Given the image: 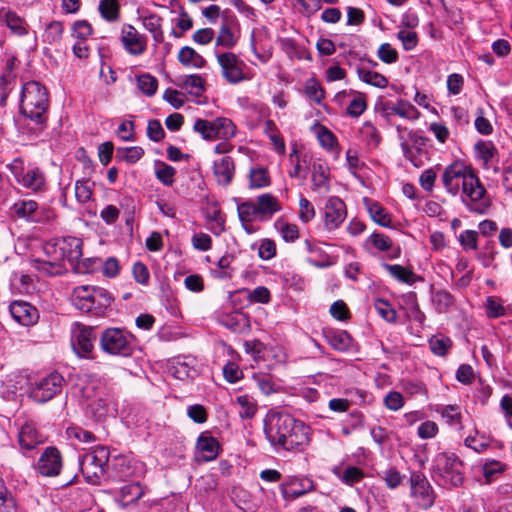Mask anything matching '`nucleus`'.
Returning <instances> with one entry per match:
<instances>
[{
	"mask_svg": "<svg viewBox=\"0 0 512 512\" xmlns=\"http://www.w3.org/2000/svg\"><path fill=\"white\" fill-rule=\"evenodd\" d=\"M446 192L460 195L463 205L474 214H486L492 201L474 170L461 161L448 165L441 176Z\"/></svg>",
	"mask_w": 512,
	"mask_h": 512,
	"instance_id": "nucleus-1",
	"label": "nucleus"
},
{
	"mask_svg": "<svg viewBox=\"0 0 512 512\" xmlns=\"http://www.w3.org/2000/svg\"><path fill=\"white\" fill-rule=\"evenodd\" d=\"M44 257L31 260L32 267L42 276H59L67 272L65 262L69 263L76 273H84L79 260L81 259L82 240L77 237L55 238L44 245Z\"/></svg>",
	"mask_w": 512,
	"mask_h": 512,
	"instance_id": "nucleus-2",
	"label": "nucleus"
},
{
	"mask_svg": "<svg viewBox=\"0 0 512 512\" xmlns=\"http://www.w3.org/2000/svg\"><path fill=\"white\" fill-rule=\"evenodd\" d=\"M48 103L47 91L39 82L30 81L24 84L20 110L25 117L37 125L43 124L47 118Z\"/></svg>",
	"mask_w": 512,
	"mask_h": 512,
	"instance_id": "nucleus-3",
	"label": "nucleus"
},
{
	"mask_svg": "<svg viewBox=\"0 0 512 512\" xmlns=\"http://www.w3.org/2000/svg\"><path fill=\"white\" fill-rule=\"evenodd\" d=\"M432 477L442 487H460L463 484V462L452 452H440L432 466Z\"/></svg>",
	"mask_w": 512,
	"mask_h": 512,
	"instance_id": "nucleus-4",
	"label": "nucleus"
},
{
	"mask_svg": "<svg viewBox=\"0 0 512 512\" xmlns=\"http://www.w3.org/2000/svg\"><path fill=\"white\" fill-rule=\"evenodd\" d=\"M112 295L104 288L83 285L73 289L72 304L80 311L86 313L102 314L110 306Z\"/></svg>",
	"mask_w": 512,
	"mask_h": 512,
	"instance_id": "nucleus-5",
	"label": "nucleus"
},
{
	"mask_svg": "<svg viewBox=\"0 0 512 512\" xmlns=\"http://www.w3.org/2000/svg\"><path fill=\"white\" fill-rule=\"evenodd\" d=\"M282 210L279 200L272 194L259 195L255 201H245L238 205L237 212L240 220L266 222L274 214Z\"/></svg>",
	"mask_w": 512,
	"mask_h": 512,
	"instance_id": "nucleus-6",
	"label": "nucleus"
},
{
	"mask_svg": "<svg viewBox=\"0 0 512 512\" xmlns=\"http://www.w3.org/2000/svg\"><path fill=\"white\" fill-rule=\"evenodd\" d=\"M109 450L105 446H98L86 453L81 461L80 468L87 482L96 484L105 472L109 461Z\"/></svg>",
	"mask_w": 512,
	"mask_h": 512,
	"instance_id": "nucleus-7",
	"label": "nucleus"
},
{
	"mask_svg": "<svg viewBox=\"0 0 512 512\" xmlns=\"http://www.w3.org/2000/svg\"><path fill=\"white\" fill-rule=\"evenodd\" d=\"M194 131L198 132L205 140H228L235 136L236 125L228 118L219 117L212 121L197 119L194 123Z\"/></svg>",
	"mask_w": 512,
	"mask_h": 512,
	"instance_id": "nucleus-8",
	"label": "nucleus"
},
{
	"mask_svg": "<svg viewBox=\"0 0 512 512\" xmlns=\"http://www.w3.org/2000/svg\"><path fill=\"white\" fill-rule=\"evenodd\" d=\"M295 421L296 419L287 413H270L265 420L264 432L271 445L281 447Z\"/></svg>",
	"mask_w": 512,
	"mask_h": 512,
	"instance_id": "nucleus-9",
	"label": "nucleus"
},
{
	"mask_svg": "<svg viewBox=\"0 0 512 512\" xmlns=\"http://www.w3.org/2000/svg\"><path fill=\"white\" fill-rule=\"evenodd\" d=\"M217 62L221 68L222 77L232 85L246 80L244 70L246 64L232 52L215 50Z\"/></svg>",
	"mask_w": 512,
	"mask_h": 512,
	"instance_id": "nucleus-10",
	"label": "nucleus"
},
{
	"mask_svg": "<svg viewBox=\"0 0 512 512\" xmlns=\"http://www.w3.org/2000/svg\"><path fill=\"white\" fill-rule=\"evenodd\" d=\"M100 346L108 354L124 357L133 350L128 335L120 328L106 329L101 335Z\"/></svg>",
	"mask_w": 512,
	"mask_h": 512,
	"instance_id": "nucleus-11",
	"label": "nucleus"
},
{
	"mask_svg": "<svg viewBox=\"0 0 512 512\" xmlns=\"http://www.w3.org/2000/svg\"><path fill=\"white\" fill-rule=\"evenodd\" d=\"M63 382L61 374L52 372L35 384L30 397L38 403H45L61 392Z\"/></svg>",
	"mask_w": 512,
	"mask_h": 512,
	"instance_id": "nucleus-12",
	"label": "nucleus"
},
{
	"mask_svg": "<svg viewBox=\"0 0 512 512\" xmlns=\"http://www.w3.org/2000/svg\"><path fill=\"white\" fill-rule=\"evenodd\" d=\"M21 165L22 161L17 159L14 161L11 167L17 182L30 190H41L45 184L44 174L37 167H29L24 170Z\"/></svg>",
	"mask_w": 512,
	"mask_h": 512,
	"instance_id": "nucleus-13",
	"label": "nucleus"
},
{
	"mask_svg": "<svg viewBox=\"0 0 512 512\" xmlns=\"http://www.w3.org/2000/svg\"><path fill=\"white\" fill-rule=\"evenodd\" d=\"M411 494L419 500V503L430 508L434 504L435 495L432 486L426 476L421 472H413L410 476Z\"/></svg>",
	"mask_w": 512,
	"mask_h": 512,
	"instance_id": "nucleus-14",
	"label": "nucleus"
},
{
	"mask_svg": "<svg viewBox=\"0 0 512 512\" xmlns=\"http://www.w3.org/2000/svg\"><path fill=\"white\" fill-rule=\"evenodd\" d=\"M62 457L56 447H47L39 457L36 470L45 477H54L60 474Z\"/></svg>",
	"mask_w": 512,
	"mask_h": 512,
	"instance_id": "nucleus-15",
	"label": "nucleus"
},
{
	"mask_svg": "<svg viewBox=\"0 0 512 512\" xmlns=\"http://www.w3.org/2000/svg\"><path fill=\"white\" fill-rule=\"evenodd\" d=\"M124 49L133 56L142 55L147 48V39L132 25H124L120 37Z\"/></svg>",
	"mask_w": 512,
	"mask_h": 512,
	"instance_id": "nucleus-16",
	"label": "nucleus"
},
{
	"mask_svg": "<svg viewBox=\"0 0 512 512\" xmlns=\"http://www.w3.org/2000/svg\"><path fill=\"white\" fill-rule=\"evenodd\" d=\"M346 218L345 203L338 197H330L324 207V225L328 230L338 228Z\"/></svg>",
	"mask_w": 512,
	"mask_h": 512,
	"instance_id": "nucleus-17",
	"label": "nucleus"
},
{
	"mask_svg": "<svg viewBox=\"0 0 512 512\" xmlns=\"http://www.w3.org/2000/svg\"><path fill=\"white\" fill-rule=\"evenodd\" d=\"M309 441V427L302 421L296 420L281 447L287 451H298L308 445Z\"/></svg>",
	"mask_w": 512,
	"mask_h": 512,
	"instance_id": "nucleus-18",
	"label": "nucleus"
},
{
	"mask_svg": "<svg viewBox=\"0 0 512 512\" xmlns=\"http://www.w3.org/2000/svg\"><path fill=\"white\" fill-rule=\"evenodd\" d=\"M13 319L23 326L35 324L39 318L38 310L25 301H13L9 306Z\"/></svg>",
	"mask_w": 512,
	"mask_h": 512,
	"instance_id": "nucleus-19",
	"label": "nucleus"
},
{
	"mask_svg": "<svg viewBox=\"0 0 512 512\" xmlns=\"http://www.w3.org/2000/svg\"><path fill=\"white\" fill-rule=\"evenodd\" d=\"M95 388V385H87L82 388V392L84 397L90 401L88 404L89 409L96 417L101 418L108 412L109 397L103 392H95L92 395Z\"/></svg>",
	"mask_w": 512,
	"mask_h": 512,
	"instance_id": "nucleus-20",
	"label": "nucleus"
},
{
	"mask_svg": "<svg viewBox=\"0 0 512 512\" xmlns=\"http://www.w3.org/2000/svg\"><path fill=\"white\" fill-rule=\"evenodd\" d=\"M196 448L198 451L199 457L203 461H212L216 459L219 453V443L218 441L209 435L207 432L201 433L197 439Z\"/></svg>",
	"mask_w": 512,
	"mask_h": 512,
	"instance_id": "nucleus-21",
	"label": "nucleus"
},
{
	"mask_svg": "<svg viewBox=\"0 0 512 512\" xmlns=\"http://www.w3.org/2000/svg\"><path fill=\"white\" fill-rule=\"evenodd\" d=\"M0 21L5 23L11 33L17 36L28 34V24L25 19L9 8L0 9Z\"/></svg>",
	"mask_w": 512,
	"mask_h": 512,
	"instance_id": "nucleus-22",
	"label": "nucleus"
},
{
	"mask_svg": "<svg viewBox=\"0 0 512 512\" xmlns=\"http://www.w3.org/2000/svg\"><path fill=\"white\" fill-rule=\"evenodd\" d=\"M18 442L22 449L31 450L43 443L44 438L42 434L37 431L33 423L26 422L19 430Z\"/></svg>",
	"mask_w": 512,
	"mask_h": 512,
	"instance_id": "nucleus-23",
	"label": "nucleus"
},
{
	"mask_svg": "<svg viewBox=\"0 0 512 512\" xmlns=\"http://www.w3.org/2000/svg\"><path fill=\"white\" fill-rule=\"evenodd\" d=\"M235 165L231 157L224 156L214 162L213 173L218 184L228 186L233 179Z\"/></svg>",
	"mask_w": 512,
	"mask_h": 512,
	"instance_id": "nucleus-24",
	"label": "nucleus"
},
{
	"mask_svg": "<svg viewBox=\"0 0 512 512\" xmlns=\"http://www.w3.org/2000/svg\"><path fill=\"white\" fill-rule=\"evenodd\" d=\"M329 345L340 352L349 351L353 345V339L344 330H327L324 334Z\"/></svg>",
	"mask_w": 512,
	"mask_h": 512,
	"instance_id": "nucleus-25",
	"label": "nucleus"
},
{
	"mask_svg": "<svg viewBox=\"0 0 512 512\" xmlns=\"http://www.w3.org/2000/svg\"><path fill=\"white\" fill-rule=\"evenodd\" d=\"M239 40V36L235 33L232 27L228 23H223L218 31L215 38V50L232 49L234 48Z\"/></svg>",
	"mask_w": 512,
	"mask_h": 512,
	"instance_id": "nucleus-26",
	"label": "nucleus"
},
{
	"mask_svg": "<svg viewBox=\"0 0 512 512\" xmlns=\"http://www.w3.org/2000/svg\"><path fill=\"white\" fill-rule=\"evenodd\" d=\"M398 138L400 141V146L403 151L404 157L410 161L415 167H420L423 165L422 160L415 158L412 154V150L409 148V143L411 139L418 133L412 130H409L406 127H402L400 125L397 126Z\"/></svg>",
	"mask_w": 512,
	"mask_h": 512,
	"instance_id": "nucleus-27",
	"label": "nucleus"
},
{
	"mask_svg": "<svg viewBox=\"0 0 512 512\" xmlns=\"http://www.w3.org/2000/svg\"><path fill=\"white\" fill-rule=\"evenodd\" d=\"M390 114L398 115L407 120H417L420 116L418 109L407 100L400 99L396 103L386 105Z\"/></svg>",
	"mask_w": 512,
	"mask_h": 512,
	"instance_id": "nucleus-28",
	"label": "nucleus"
},
{
	"mask_svg": "<svg viewBox=\"0 0 512 512\" xmlns=\"http://www.w3.org/2000/svg\"><path fill=\"white\" fill-rule=\"evenodd\" d=\"M95 339L92 327H81L76 336L75 351L81 356H88L93 350Z\"/></svg>",
	"mask_w": 512,
	"mask_h": 512,
	"instance_id": "nucleus-29",
	"label": "nucleus"
},
{
	"mask_svg": "<svg viewBox=\"0 0 512 512\" xmlns=\"http://www.w3.org/2000/svg\"><path fill=\"white\" fill-rule=\"evenodd\" d=\"M314 487V482L310 478H294L290 481L288 487L283 490V494L285 497L295 499L313 491Z\"/></svg>",
	"mask_w": 512,
	"mask_h": 512,
	"instance_id": "nucleus-30",
	"label": "nucleus"
},
{
	"mask_svg": "<svg viewBox=\"0 0 512 512\" xmlns=\"http://www.w3.org/2000/svg\"><path fill=\"white\" fill-rule=\"evenodd\" d=\"M363 201L367 212L375 223L383 227L391 225V217L381 204L368 198H364Z\"/></svg>",
	"mask_w": 512,
	"mask_h": 512,
	"instance_id": "nucleus-31",
	"label": "nucleus"
},
{
	"mask_svg": "<svg viewBox=\"0 0 512 512\" xmlns=\"http://www.w3.org/2000/svg\"><path fill=\"white\" fill-rule=\"evenodd\" d=\"M194 362L195 360L192 358H177L172 363L170 371L176 379H187L195 373Z\"/></svg>",
	"mask_w": 512,
	"mask_h": 512,
	"instance_id": "nucleus-32",
	"label": "nucleus"
},
{
	"mask_svg": "<svg viewBox=\"0 0 512 512\" xmlns=\"http://www.w3.org/2000/svg\"><path fill=\"white\" fill-rule=\"evenodd\" d=\"M382 267L390 274L391 277L399 282L413 284L416 281L415 273L407 267L399 264L388 263H383Z\"/></svg>",
	"mask_w": 512,
	"mask_h": 512,
	"instance_id": "nucleus-33",
	"label": "nucleus"
},
{
	"mask_svg": "<svg viewBox=\"0 0 512 512\" xmlns=\"http://www.w3.org/2000/svg\"><path fill=\"white\" fill-rule=\"evenodd\" d=\"M290 162L293 164V170L290 171L289 175L292 178H306V174L301 175L302 173V163L307 164L311 160V156L308 153L299 152L297 145L294 144L292 147V151L289 155Z\"/></svg>",
	"mask_w": 512,
	"mask_h": 512,
	"instance_id": "nucleus-34",
	"label": "nucleus"
},
{
	"mask_svg": "<svg viewBox=\"0 0 512 512\" xmlns=\"http://www.w3.org/2000/svg\"><path fill=\"white\" fill-rule=\"evenodd\" d=\"M38 204L33 200H21L13 204L11 213L17 218H23L33 222Z\"/></svg>",
	"mask_w": 512,
	"mask_h": 512,
	"instance_id": "nucleus-35",
	"label": "nucleus"
},
{
	"mask_svg": "<svg viewBox=\"0 0 512 512\" xmlns=\"http://www.w3.org/2000/svg\"><path fill=\"white\" fill-rule=\"evenodd\" d=\"M312 182L316 190L329 189V173L320 162H314L312 165Z\"/></svg>",
	"mask_w": 512,
	"mask_h": 512,
	"instance_id": "nucleus-36",
	"label": "nucleus"
},
{
	"mask_svg": "<svg viewBox=\"0 0 512 512\" xmlns=\"http://www.w3.org/2000/svg\"><path fill=\"white\" fill-rule=\"evenodd\" d=\"M178 60L185 66H193L195 68H202L206 63L205 59L189 46L181 48Z\"/></svg>",
	"mask_w": 512,
	"mask_h": 512,
	"instance_id": "nucleus-37",
	"label": "nucleus"
},
{
	"mask_svg": "<svg viewBox=\"0 0 512 512\" xmlns=\"http://www.w3.org/2000/svg\"><path fill=\"white\" fill-rule=\"evenodd\" d=\"M161 22V17L156 14H148L143 17V26L152 34L156 43H162L164 40Z\"/></svg>",
	"mask_w": 512,
	"mask_h": 512,
	"instance_id": "nucleus-38",
	"label": "nucleus"
},
{
	"mask_svg": "<svg viewBox=\"0 0 512 512\" xmlns=\"http://www.w3.org/2000/svg\"><path fill=\"white\" fill-rule=\"evenodd\" d=\"M357 75L361 81L377 88H385L389 83L384 75L365 68H357Z\"/></svg>",
	"mask_w": 512,
	"mask_h": 512,
	"instance_id": "nucleus-39",
	"label": "nucleus"
},
{
	"mask_svg": "<svg viewBox=\"0 0 512 512\" xmlns=\"http://www.w3.org/2000/svg\"><path fill=\"white\" fill-rule=\"evenodd\" d=\"M274 227L285 242L293 243L299 238V229L296 224L288 223L279 218L275 221Z\"/></svg>",
	"mask_w": 512,
	"mask_h": 512,
	"instance_id": "nucleus-40",
	"label": "nucleus"
},
{
	"mask_svg": "<svg viewBox=\"0 0 512 512\" xmlns=\"http://www.w3.org/2000/svg\"><path fill=\"white\" fill-rule=\"evenodd\" d=\"M143 494V488L139 483H129L120 489L121 500L125 506L135 503Z\"/></svg>",
	"mask_w": 512,
	"mask_h": 512,
	"instance_id": "nucleus-41",
	"label": "nucleus"
},
{
	"mask_svg": "<svg viewBox=\"0 0 512 512\" xmlns=\"http://www.w3.org/2000/svg\"><path fill=\"white\" fill-rule=\"evenodd\" d=\"M485 311L488 318H499L506 315L503 300L496 296H488L485 300Z\"/></svg>",
	"mask_w": 512,
	"mask_h": 512,
	"instance_id": "nucleus-42",
	"label": "nucleus"
},
{
	"mask_svg": "<svg viewBox=\"0 0 512 512\" xmlns=\"http://www.w3.org/2000/svg\"><path fill=\"white\" fill-rule=\"evenodd\" d=\"M270 184V176L268 171L263 167H257L250 170L249 188L260 189Z\"/></svg>",
	"mask_w": 512,
	"mask_h": 512,
	"instance_id": "nucleus-43",
	"label": "nucleus"
},
{
	"mask_svg": "<svg viewBox=\"0 0 512 512\" xmlns=\"http://www.w3.org/2000/svg\"><path fill=\"white\" fill-rule=\"evenodd\" d=\"M264 133L272 141L275 151L281 155L285 154V142L282 139V137L278 134L276 124L272 120H267L265 122Z\"/></svg>",
	"mask_w": 512,
	"mask_h": 512,
	"instance_id": "nucleus-44",
	"label": "nucleus"
},
{
	"mask_svg": "<svg viewBox=\"0 0 512 512\" xmlns=\"http://www.w3.org/2000/svg\"><path fill=\"white\" fill-rule=\"evenodd\" d=\"M314 130L321 147L324 149L332 150L337 145L335 135L324 125L317 123Z\"/></svg>",
	"mask_w": 512,
	"mask_h": 512,
	"instance_id": "nucleus-45",
	"label": "nucleus"
},
{
	"mask_svg": "<svg viewBox=\"0 0 512 512\" xmlns=\"http://www.w3.org/2000/svg\"><path fill=\"white\" fill-rule=\"evenodd\" d=\"M236 402L239 405V416L242 419H252L257 411V405L255 401L248 395H240L236 398Z\"/></svg>",
	"mask_w": 512,
	"mask_h": 512,
	"instance_id": "nucleus-46",
	"label": "nucleus"
},
{
	"mask_svg": "<svg viewBox=\"0 0 512 512\" xmlns=\"http://www.w3.org/2000/svg\"><path fill=\"white\" fill-rule=\"evenodd\" d=\"M99 12L105 20L109 22L116 21L119 18L120 12L118 0H101L99 3Z\"/></svg>",
	"mask_w": 512,
	"mask_h": 512,
	"instance_id": "nucleus-47",
	"label": "nucleus"
},
{
	"mask_svg": "<svg viewBox=\"0 0 512 512\" xmlns=\"http://www.w3.org/2000/svg\"><path fill=\"white\" fill-rule=\"evenodd\" d=\"M137 87L146 96H153L158 88V80L149 73L137 77Z\"/></svg>",
	"mask_w": 512,
	"mask_h": 512,
	"instance_id": "nucleus-48",
	"label": "nucleus"
},
{
	"mask_svg": "<svg viewBox=\"0 0 512 512\" xmlns=\"http://www.w3.org/2000/svg\"><path fill=\"white\" fill-rule=\"evenodd\" d=\"M181 86L190 94L200 95L204 90V80L198 74L184 76L181 80Z\"/></svg>",
	"mask_w": 512,
	"mask_h": 512,
	"instance_id": "nucleus-49",
	"label": "nucleus"
},
{
	"mask_svg": "<svg viewBox=\"0 0 512 512\" xmlns=\"http://www.w3.org/2000/svg\"><path fill=\"white\" fill-rule=\"evenodd\" d=\"M176 170L174 167L159 162L156 164L155 176L165 186H171L175 182Z\"/></svg>",
	"mask_w": 512,
	"mask_h": 512,
	"instance_id": "nucleus-50",
	"label": "nucleus"
},
{
	"mask_svg": "<svg viewBox=\"0 0 512 512\" xmlns=\"http://www.w3.org/2000/svg\"><path fill=\"white\" fill-rule=\"evenodd\" d=\"M432 301L439 313L447 312L454 304V297L445 290L436 291Z\"/></svg>",
	"mask_w": 512,
	"mask_h": 512,
	"instance_id": "nucleus-51",
	"label": "nucleus"
},
{
	"mask_svg": "<svg viewBox=\"0 0 512 512\" xmlns=\"http://www.w3.org/2000/svg\"><path fill=\"white\" fill-rule=\"evenodd\" d=\"M351 93L353 94V99L347 107V113L352 117H358L362 115L367 108L366 96L359 92Z\"/></svg>",
	"mask_w": 512,
	"mask_h": 512,
	"instance_id": "nucleus-52",
	"label": "nucleus"
},
{
	"mask_svg": "<svg viewBox=\"0 0 512 512\" xmlns=\"http://www.w3.org/2000/svg\"><path fill=\"white\" fill-rule=\"evenodd\" d=\"M63 24L59 21H52L50 22L44 31L43 37L44 41H46L49 44H56L58 43L63 35Z\"/></svg>",
	"mask_w": 512,
	"mask_h": 512,
	"instance_id": "nucleus-53",
	"label": "nucleus"
},
{
	"mask_svg": "<svg viewBox=\"0 0 512 512\" xmlns=\"http://www.w3.org/2000/svg\"><path fill=\"white\" fill-rule=\"evenodd\" d=\"M305 95L317 104H320L325 98V91L314 78L309 79L305 85Z\"/></svg>",
	"mask_w": 512,
	"mask_h": 512,
	"instance_id": "nucleus-54",
	"label": "nucleus"
},
{
	"mask_svg": "<svg viewBox=\"0 0 512 512\" xmlns=\"http://www.w3.org/2000/svg\"><path fill=\"white\" fill-rule=\"evenodd\" d=\"M374 308L385 321L389 323L397 322V313L386 300L376 299Z\"/></svg>",
	"mask_w": 512,
	"mask_h": 512,
	"instance_id": "nucleus-55",
	"label": "nucleus"
},
{
	"mask_svg": "<svg viewBox=\"0 0 512 512\" xmlns=\"http://www.w3.org/2000/svg\"><path fill=\"white\" fill-rule=\"evenodd\" d=\"M116 155L120 160L136 163L143 157L144 150L138 146L118 148Z\"/></svg>",
	"mask_w": 512,
	"mask_h": 512,
	"instance_id": "nucleus-56",
	"label": "nucleus"
},
{
	"mask_svg": "<svg viewBox=\"0 0 512 512\" xmlns=\"http://www.w3.org/2000/svg\"><path fill=\"white\" fill-rule=\"evenodd\" d=\"M177 5L179 17L175 19L174 22L175 26L181 30V33L177 34L175 31H173V34L176 37H181L182 33L190 30L193 27V20L180 3L177 2Z\"/></svg>",
	"mask_w": 512,
	"mask_h": 512,
	"instance_id": "nucleus-57",
	"label": "nucleus"
},
{
	"mask_svg": "<svg viewBox=\"0 0 512 512\" xmlns=\"http://www.w3.org/2000/svg\"><path fill=\"white\" fill-rule=\"evenodd\" d=\"M366 243L372 245L375 249L382 252L392 249V240L390 237L382 233L371 234L367 238Z\"/></svg>",
	"mask_w": 512,
	"mask_h": 512,
	"instance_id": "nucleus-58",
	"label": "nucleus"
},
{
	"mask_svg": "<svg viewBox=\"0 0 512 512\" xmlns=\"http://www.w3.org/2000/svg\"><path fill=\"white\" fill-rule=\"evenodd\" d=\"M431 351L437 356H444L452 346L448 337H433L429 341Z\"/></svg>",
	"mask_w": 512,
	"mask_h": 512,
	"instance_id": "nucleus-59",
	"label": "nucleus"
},
{
	"mask_svg": "<svg viewBox=\"0 0 512 512\" xmlns=\"http://www.w3.org/2000/svg\"><path fill=\"white\" fill-rule=\"evenodd\" d=\"M438 412L446 419L450 425H461V412L460 408L455 405H446L441 407Z\"/></svg>",
	"mask_w": 512,
	"mask_h": 512,
	"instance_id": "nucleus-60",
	"label": "nucleus"
},
{
	"mask_svg": "<svg viewBox=\"0 0 512 512\" xmlns=\"http://www.w3.org/2000/svg\"><path fill=\"white\" fill-rule=\"evenodd\" d=\"M16 508V501L12 494L6 488L4 482L0 480V510L2 512H11Z\"/></svg>",
	"mask_w": 512,
	"mask_h": 512,
	"instance_id": "nucleus-61",
	"label": "nucleus"
},
{
	"mask_svg": "<svg viewBox=\"0 0 512 512\" xmlns=\"http://www.w3.org/2000/svg\"><path fill=\"white\" fill-rule=\"evenodd\" d=\"M475 149L478 157L483 160L484 164L490 163L496 153V148L491 142H478L475 145Z\"/></svg>",
	"mask_w": 512,
	"mask_h": 512,
	"instance_id": "nucleus-62",
	"label": "nucleus"
},
{
	"mask_svg": "<svg viewBox=\"0 0 512 512\" xmlns=\"http://www.w3.org/2000/svg\"><path fill=\"white\" fill-rule=\"evenodd\" d=\"M377 56L386 64H392L398 60V52L389 43H383L379 46Z\"/></svg>",
	"mask_w": 512,
	"mask_h": 512,
	"instance_id": "nucleus-63",
	"label": "nucleus"
},
{
	"mask_svg": "<svg viewBox=\"0 0 512 512\" xmlns=\"http://www.w3.org/2000/svg\"><path fill=\"white\" fill-rule=\"evenodd\" d=\"M92 34V26L85 20L76 21L72 27V35L78 39V41L85 40Z\"/></svg>",
	"mask_w": 512,
	"mask_h": 512,
	"instance_id": "nucleus-64",
	"label": "nucleus"
}]
</instances>
